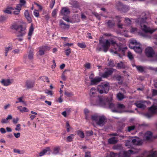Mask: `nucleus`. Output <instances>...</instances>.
<instances>
[{
	"label": "nucleus",
	"mask_w": 157,
	"mask_h": 157,
	"mask_svg": "<svg viewBox=\"0 0 157 157\" xmlns=\"http://www.w3.org/2000/svg\"><path fill=\"white\" fill-rule=\"evenodd\" d=\"M66 128L67 132H69L70 130L72 128L70 126L69 123L68 121H67L66 123Z\"/></svg>",
	"instance_id": "a19ab883"
},
{
	"label": "nucleus",
	"mask_w": 157,
	"mask_h": 157,
	"mask_svg": "<svg viewBox=\"0 0 157 157\" xmlns=\"http://www.w3.org/2000/svg\"><path fill=\"white\" fill-rule=\"evenodd\" d=\"M129 47L133 49L136 52L140 53L142 52V49L140 46V44L134 39L130 40Z\"/></svg>",
	"instance_id": "20e7f679"
},
{
	"label": "nucleus",
	"mask_w": 157,
	"mask_h": 157,
	"mask_svg": "<svg viewBox=\"0 0 157 157\" xmlns=\"http://www.w3.org/2000/svg\"><path fill=\"white\" fill-rule=\"evenodd\" d=\"M2 84L5 86H8L11 84V82L10 79H2L1 81Z\"/></svg>",
	"instance_id": "aec40b11"
},
{
	"label": "nucleus",
	"mask_w": 157,
	"mask_h": 157,
	"mask_svg": "<svg viewBox=\"0 0 157 157\" xmlns=\"http://www.w3.org/2000/svg\"><path fill=\"white\" fill-rule=\"evenodd\" d=\"M22 6L19 4H18L17 5L15 10H19V11L21 10Z\"/></svg>",
	"instance_id": "774afa93"
},
{
	"label": "nucleus",
	"mask_w": 157,
	"mask_h": 157,
	"mask_svg": "<svg viewBox=\"0 0 157 157\" xmlns=\"http://www.w3.org/2000/svg\"><path fill=\"white\" fill-rule=\"evenodd\" d=\"M117 67L118 69L124 68V66L122 62L117 63Z\"/></svg>",
	"instance_id": "e433bc0d"
},
{
	"label": "nucleus",
	"mask_w": 157,
	"mask_h": 157,
	"mask_svg": "<svg viewBox=\"0 0 157 157\" xmlns=\"http://www.w3.org/2000/svg\"><path fill=\"white\" fill-rule=\"evenodd\" d=\"M117 9L123 12H126L128 10V7L124 5L120 2H119L117 4Z\"/></svg>",
	"instance_id": "9d476101"
},
{
	"label": "nucleus",
	"mask_w": 157,
	"mask_h": 157,
	"mask_svg": "<svg viewBox=\"0 0 157 157\" xmlns=\"http://www.w3.org/2000/svg\"><path fill=\"white\" fill-rule=\"evenodd\" d=\"M145 136L146 140H149L152 137V133L151 131H147L146 132Z\"/></svg>",
	"instance_id": "4be33fe9"
},
{
	"label": "nucleus",
	"mask_w": 157,
	"mask_h": 157,
	"mask_svg": "<svg viewBox=\"0 0 157 157\" xmlns=\"http://www.w3.org/2000/svg\"><path fill=\"white\" fill-rule=\"evenodd\" d=\"M147 17L145 16L144 17L141 18L140 19V24L141 27V29L144 32V33H141L140 35L144 37L147 38H150L151 36L150 35H148L147 33H148L151 34L155 30H152L149 28L147 27L146 25H142V23H144L146 22Z\"/></svg>",
	"instance_id": "f257e3e1"
},
{
	"label": "nucleus",
	"mask_w": 157,
	"mask_h": 157,
	"mask_svg": "<svg viewBox=\"0 0 157 157\" xmlns=\"http://www.w3.org/2000/svg\"><path fill=\"white\" fill-rule=\"evenodd\" d=\"M13 28L17 31V36L23 37L25 35L26 28L23 25H15L13 26Z\"/></svg>",
	"instance_id": "7ed1b4c3"
},
{
	"label": "nucleus",
	"mask_w": 157,
	"mask_h": 157,
	"mask_svg": "<svg viewBox=\"0 0 157 157\" xmlns=\"http://www.w3.org/2000/svg\"><path fill=\"white\" fill-rule=\"evenodd\" d=\"M100 116H99L96 114H94L91 116V119L93 121L96 122L97 123V122H98V120Z\"/></svg>",
	"instance_id": "c756f323"
},
{
	"label": "nucleus",
	"mask_w": 157,
	"mask_h": 157,
	"mask_svg": "<svg viewBox=\"0 0 157 157\" xmlns=\"http://www.w3.org/2000/svg\"><path fill=\"white\" fill-rule=\"evenodd\" d=\"M55 3V0H51L50 3L49 7L51 9H52Z\"/></svg>",
	"instance_id": "de8ad7c7"
},
{
	"label": "nucleus",
	"mask_w": 157,
	"mask_h": 157,
	"mask_svg": "<svg viewBox=\"0 0 157 157\" xmlns=\"http://www.w3.org/2000/svg\"><path fill=\"white\" fill-rule=\"evenodd\" d=\"M136 106L139 108L144 109L145 107V105L143 104L140 103H135Z\"/></svg>",
	"instance_id": "473e14b6"
},
{
	"label": "nucleus",
	"mask_w": 157,
	"mask_h": 157,
	"mask_svg": "<svg viewBox=\"0 0 157 157\" xmlns=\"http://www.w3.org/2000/svg\"><path fill=\"white\" fill-rule=\"evenodd\" d=\"M101 80L102 78L101 77H96L92 79V80H91V85H96Z\"/></svg>",
	"instance_id": "dca6fc26"
},
{
	"label": "nucleus",
	"mask_w": 157,
	"mask_h": 157,
	"mask_svg": "<svg viewBox=\"0 0 157 157\" xmlns=\"http://www.w3.org/2000/svg\"><path fill=\"white\" fill-rule=\"evenodd\" d=\"M135 153L134 151L132 150H128V151H124L123 154L121 153L119 154L118 157H129L131 154H133Z\"/></svg>",
	"instance_id": "9b49d317"
},
{
	"label": "nucleus",
	"mask_w": 157,
	"mask_h": 157,
	"mask_svg": "<svg viewBox=\"0 0 157 157\" xmlns=\"http://www.w3.org/2000/svg\"><path fill=\"white\" fill-rule=\"evenodd\" d=\"M136 67L138 71L141 73L144 72V70L146 69V67H143L141 66H136Z\"/></svg>",
	"instance_id": "b1692460"
},
{
	"label": "nucleus",
	"mask_w": 157,
	"mask_h": 157,
	"mask_svg": "<svg viewBox=\"0 0 157 157\" xmlns=\"http://www.w3.org/2000/svg\"><path fill=\"white\" fill-rule=\"evenodd\" d=\"M108 66L110 67H113L115 66L114 62L113 60H110L108 63Z\"/></svg>",
	"instance_id": "09e8293b"
},
{
	"label": "nucleus",
	"mask_w": 157,
	"mask_h": 157,
	"mask_svg": "<svg viewBox=\"0 0 157 157\" xmlns=\"http://www.w3.org/2000/svg\"><path fill=\"white\" fill-rule=\"evenodd\" d=\"M33 14L36 17H38L39 16V13L38 10H34L33 11Z\"/></svg>",
	"instance_id": "13d9d810"
},
{
	"label": "nucleus",
	"mask_w": 157,
	"mask_h": 157,
	"mask_svg": "<svg viewBox=\"0 0 157 157\" xmlns=\"http://www.w3.org/2000/svg\"><path fill=\"white\" fill-rule=\"evenodd\" d=\"M106 117L104 115L100 116L98 121L97 122V124L99 126H102L104 124Z\"/></svg>",
	"instance_id": "ddd939ff"
},
{
	"label": "nucleus",
	"mask_w": 157,
	"mask_h": 157,
	"mask_svg": "<svg viewBox=\"0 0 157 157\" xmlns=\"http://www.w3.org/2000/svg\"><path fill=\"white\" fill-rule=\"evenodd\" d=\"M7 19V17L3 16L1 15L0 16V22H2L5 21Z\"/></svg>",
	"instance_id": "a18cd8bd"
},
{
	"label": "nucleus",
	"mask_w": 157,
	"mask_h": 157,
	"mask_svg": "<svg viewBox=\"0 0 157 157\" xmlns=\"http://www.w3.org/2000/svg\"><path fill=\"white\" fill-rule=\"evenodd\" d=\"M71 52V49L70 48H69L65 50V55L67 56H69Z\"/></svg>",
	"instance_id": "864d4df0"
},
{
	"label": "nucleus",
	"mask_w": 157,
	"mask_h": 157,
	"mask_svg": "<svg viewBox=\"0 0 157 157\" xmlns=\"http://www.w3.org/2000/svg\"><path fill=\"white\" fill-rule=\"evenodd\" d=\"M116 19L117 20V22L118 23H120L121 22V17H120L117 16L116 17Z\"/></svg>",
	"instance_id": "69168bd1"
},
{
	"label": "nucleus",
	"mask_w": 157,
	"mask_h": 157,
	"mask_svg": "<svg viewBox=\"0 0 157 157\" xmlns=\"http://www.w3.org/2000/svg\"><path fill=\"white\" fill-rule=\"evenodd\" d=\"M50 148L49 147H46L45 149H44L42 151H40L39 153V156H42L45 154L48 151H49Z\"/></svg>",
	"instance_id": "c85d7f7f"
},
{
	"label": "nucleus",
	"mask_w": 157,
	"mask_h": 157,
	"mask_svg": "<svg viewBox=\"0 0 157 157\" xmlns=\"http://www.w3.org/2000/svg\"><path fill=\"white\" fill-rule=\"evenodd\" d=\"M19 4L22 7L25 5L26 3V1L25 0H19Z\"/></svg>",
	"instance_id": "49530a36"
},
{
	"label": "nucleus",
	"mask_w": 157,
	"mask_h": 157,
	"mask_svg": "<svg viewBox=\"0 0 157 157\" xmlns=\"http://www.w3.org/2000/svg\"><path fill=\"white\" fill-rule=\"evenodd\" d=\"M106 24L109 28H112L115 25V22L114 20H109L106 22Z\"/></svg>",
	"instance_id": "f3484780"
},
{
	"label": "nucleus",
	"mask_w": 157,
	"mask_h": 157,
	"mask_svg": "<svg viewBox=\"0 0 157 157\" xmlns=\"http://www.w3.org/2000/svg\"><path fill=\"white\" fill-rule=\"evenodd\" d=\"M19 119L18 117H17L16 118H13V122L15 124H17L19 121Z\"/></svg>",
	"instance_id": "338daca9"
},
{
	"label": "nucleus",
	"mask_w": 157,
	"mask_h": 157,
	"mask_svg": "<svg viewBox=\"0 0 157 157\" xmlns=\"http://www.w3.org/2000/svg\"><path fill=\"white\" fill-rule=\"evenodd\" d=\"M65 94L67 96V97H70L73 95V94L72 93L69 92L67 90H65Z\"/></svg>",
	"instance_id": "603ef678"
},
{
	"label": "nucleus",
	"mask_w": 157,
	"mask_h": 157,
	"mask_svg": "<svg viewBox=\"0 0 157 157\" xmlns=\"http://www.w3.org/2000/svg\"><path fill=\"white\" fill-rule=\"evenodd\" d=\"M74 136V135L73 134H71L70 136H68L67 137V142H71L73 140Z\"/></svg>",
	"instance_id": "c9c22d12"
},
{
	"label": "nucleus",
	"mask_w": 157,
	"mask_h": 157,
	"mask_svg": "<svg viewBox=\"0 0 157 157\" xmlns=\"http://www.w3.org/2000/svg\"><path fill=\"white\" fill-rule=\"evenodd\" d=\"M124 21L128 25H130L131 23V21L129 18H125Z\"/></svg>",
	"instance_id": "c03bdc74"
},
{
	"label": "nucleus",
	"mask_w": 157,
	"mask_h": 157,
	"mask_svg": "<svg viewBox=\"0 0 157 157\" xmlns=\"http://www.w3.org/2000/svg\"><path fill=\"white\" fill-rule=\"evenodd\" d=\"M14 9L13 7H8L3 11L4 13L8 14H11V11L13 10Z\"/></svg>",
	"instance_id": "2f4dec72"
},
{
	"label": "nucleus",
	"mask_w": 157,
	"mask_h": 157,
	"mask_svg": "<svg viewBox=\"0 0 157 157\" xmlns=\"http://www.w3.org/2000/svg\"><path fill=\"white\" fill-rule=\"evenodd\" d=\"M105 69L107 70L101 74V77L103 78H107L111 76L114 72V69L113 68H106Z\"/></svg>",
	"instance_id": "0eeeda50"
},
{
	"label": "nucleus",
	"mask_w": 157,
	"mask_h": 157,
	"mask_svg": "<svg viewBox=\"0 0 157 157\" xmlns=\"http://www.w3.org/2000/svg\"><path fill=\"white\" fill-rule=\"evenodd\" d=\"M149 156L150 157H157V151H155L151 152Z\"/></svg>",
	"instance_id": "79ce46f5"
},
{
	"label": "nucleus",
	"mask_w": 157,
	"mask_h": 157,
	"mask_svg": "<svg viewBox=\"0 0 157 157\" xmlns=\"http://www.w3.org/2000/svg\"><path fill=\"white\" fill-rule=\"evenodd\" d=\"M12 118V117L11 115H8L6 119H3L1 121V122L2 124L7 123L9 121L8 120L11 119Z\"/></svg>",
	"instance_id": "a878e982"
},
{
	"label": "nucleus",
	"mask_w": 157,
	"mask_h": 157,
	"mask_svg": "<svg viewBox=\"0 0 157 157\" xmlns=\"http://www.w3.org/2000/svg\"><path fill=\"white\" fill-rule=\"evenodd\" d=\"M13 152L14 153H17L19 154H21L24 153L23 151H21L19 150L16 148L13 149Z\"/></svg>",
	"instance_id": "37998d69"
},
{
	"label": "nucleus",
	"mask_w": 157,
	"mask_h": 157,
	"mask_svg": "<svg viewBox=\"0 0 157 157\" xmlns=\"http://www.w3.org/2000/svg\"><path fill=\"white\" fill-rule=\"evenodd\" d=\"M117 98L120 101L122 100L124 98V96L123 94L119 93L117 95Z\"/></svg>",
	"instance_id": "58836bf2"
},
{
	"label": "nucleus",
	"mask_w": 157,
	"mask_h": 157,
	"mask_svg": "<svg viewBox=\"0 0 157 157\" xmlns=\"http://www.w3.org/2000/svg\"><path fill=\"white\" fill-rule=\"evenodd\" d=\"M117 108L119 109H124L125 108V106L123 104H118L117 106Z\"/></svg>",
	"instance_id": "5fc2aeb1"
},
{
	"label": "nucleus",
	"mask_w": 157,
	"mask_h": 157,
	"mask_svg": "<svg viewBox=\"0 0 157 157\" xmlns=\"http://www.w3.org/2000/svg\"><path fill=\"white\" fill-rule=\"evenodd\" d=\"M59 25L60 28L63 29H68L70 28V25L66 24L62 20L59 21Z\"/></svg>",
	"instance_id": "2eb2a0df"
},
{
	"label": "nucleus",
	"mask_w": 157,
	"mask_h": 157,
	"mask_svg": "<svg viewBox=\"0 0 157 157\" xmlns=\"http://www.w3.org/2000/svg\"><path fill=\"white\" fill-rule=\"evenodd\" d=\"M109 83L106 82L99 85L98 86V92L101 94L104 93L107 94L109 91Z\"/></svg>",
	"instance_id": "39448f33"
},
{
	"label": "nucleus",
	"mask_w": 157,
	"mask_h": 157,
	"mask_svg": "<svg viewBox=\"0 0 157 157\" xmlns=\"http://www.w3.org/2000/svg\"><path fill=\"white\" fill-rule=\"evenodd\" d=\"M34 30V28L33 27V24H32L29 28V32L28 34V36L29 37L28 38V39L30 40L31 36H32Z\"/></svg>",
	"instance_id": "412c9836"
},
{
	"label": "nucleus",
	"mask_w": 157,
	"mask_h": 157,
	"mask_svg": "<svg viewBox=\"0 0 157 157\" xmlns=\"http://www.w3.org/2000/svg\"><path fill=\"white\" fill-rule=\"evenodd\" d=\"M118 141V139L115 137H113L109 138L108 140V143L110 144H115Z\"/></svg>",
	"instance_id": "a211bd4d"
},
{
	"label": "nucleus",
	"mask_w": 157,
	"mask_h": 157,
	"mask_svg": "<svg viewBox=\"0 0 157 157\" xmlns=\"http://www.w3.org/2000/svg\"><path fill=\"white\" fill-rule=\"evenodd\" d=\"M59 147H56L54 149L53 153L55 154H57L59 151Z\"/></svg>",
	"instance_id": "3c124183"
},
{
	"label": "nucleus",
	"mask_w": 157,
	"mask_h": 157,
	"mask_svg": "<svg viewBox=\"0 0 157 157\" xmlns=\"http://www.w3.org/2000/svg\"><path fill=\"white\" fill-rule=\"evenodd\" d=\"M85 154V157H91L90 152L89 151L86 152Z\"/></svg>",
	"instance_id": "680f3d73"
},
{
	"label": "nucleus",
	"mask_w": 157,
	"mask_h": 157,
	"mask_svg": "<svg viewBox=\"0 0 157 157\" xmlns=\"http://www.w3.org/2000/svg\"><path fill=\"white\" fill-rule=\"evenodd\" d=\"M60 13L62 15L66 16L70 14V11L67 7H63L62 8Z\"/></svg>",
	"instance_id": "4468645a"
},
{
	"label": "nucleus",
	"mask_w": 157,
	"mask_h": 157,
	"mask_svg": "<svg viewBox=\"0 0 157 157\" xmlns=\"http://www.w3.org/2000/svg\"><path fill=\"white\" fill-rule=\"evenodd\" d=\"M21 124H18L17 125L16 127L15 128V130L17 131H19L21 130Z\"/></svg>",
	"instance_id": "e2e57ef3"
},
{
	"label": "nucleus",
	"mask_w": 157,
	"mask_h": 157,
	"mask_svg": "<svg viewBox=\"0 0 157 157\" xmlns=\"http://www.w3.org/2000/svg\"><path fill=\"white\" fill-rule=\"evenodd\" d=\"M33 52L31 51L30 50L28 52V58L30 60H32L33 59Z\"/></svg>",
	"instance_id": "72a5a7b5"
},
{
	"label": "nucleus",
	"mask_w": 157,
	"mask_h": 157,
	"mask_svg": "<svg viewBox=\"0 0 157 157\" xmlns=\"http://www.w3.org/2000/svg\"><path fill=\"white\" fill-rule=\"evenodd\" d=\"M149 112L145 114L144 115L147 118H150L154 114H157V107L155 106L152 105L149 108Z\"/></svg>",
	"instance_id": "423d86ee"
},
{
	"label": "nucleus",
	"mask_w": 157,
	"mask_h": 157,
	"mask_svg": "<svg viewBox=\"0 0 157 157\" xmlns=\"http://www.w3.org/2000/svg\"><path fill=\"white\" fill-rule=\"evenodd\" d=\"M81 19L82 21H85L86 19V17L83 13H81Z\"/></svg>",
	"instance_id": "bf43d9fd"
},
{
	"label": "nucleus",
	"mask_w": 157,
	"mask_h": 157,
	"mask_svg": "<svg viewBox=\"0 0 157 157\" xmlns=\"http://www.w3.org/2000/svg\"><path fill=\"white\" fill-rule=\"evenodd\" d=\"M34 85V82L31 81H27L26 83V86L27 87V88L28 89H29L33 87Z\"/></svg>",
	"instance_id": "5701e85b"
},
{
	"label": "nucleus",
	"mask_w": 157,
	"mask_h": 157,
	"mask_svg": "<svg viewBox=\"0 0 157 157\" xmlns=\"http://www.w3.org/2000/svg\"><path fill=\"white\" fill-rule=\"evenodd\" d=\"M39 51L38 52L39 55L43 56L44 55L45 52L49 51L51 49V48L48 46L43 45L39 47Z\"/></svg>",
	"instance_id": "6e6552de"
},
{
	"label": "nucleus",
	"mask_w": 157,
	"mask_h": 157,
	"mask_svg": "<svg viewBox=\"0 0 157 157\" xmlns=\"http://www.w3.org/2000/svg\"><path fill=\"white\" fill-rule=\"evenodd\" d=\"M128 56L129 59L131 60H132L133 59V57L132 54L129 51L128 52Z\"/></svg>",
	"instance_id": "8fccbe9b"
},
{
	"label": "nucleus",
	"mask_w": 157,
	"mask_h": 157,
	"mask_svg": "<svg viewBox=\"0 0 157 157\" xmlns=\"http://www.w3.org/2000/svg\"><path fill=\"white\" fill-rule=\"evenodd\" d=\"M14 136L16 138H19L21 136V134L19 132H17V133H13Z\"/></svg>",
	"instance_id": "0e129e2a"
},
{
	"label": "nucleus",
	"mask_w": 157,
	"mask_h": 157,
	"mask_svg": "<svg viewBox=\"0 0 157 157\" xmlns=\"http://www.w3.org/2000/svg\"><path fill=\"white\" fill-rule=\"evenodd\" d=\"M96 91L95 88L94 87L90 89V96H91V97H93L96 96Z\"/></svg>",
	"instance_id": "7c9ffc66"
},
{
	"label": "nucleus",
	"mask_w": 157,
	"mask_h": 157,
	"mask_svg": "<svg viewBox=\"0 0 157 157\" xmlns=\"http://www.w3.org/2000/svg\"><path fill=\"white\" fill-rule=\"evenodd\" d=\"M102 44V47L103 49V51L105 52H106L108 51L110 46V43L108 40H106L105 42H103Z\"/></svg>",
	"instance_id": "f8f14e48"
},
{
	"label": "nucleus",
	"mask_w": 157,
	"mask_h": 157,
	"mask_svg": "<svg viewBox=\"0 0 157 157\" xmlns=\"http://www.w3.org/2000/svg\"><path fill=\"white\" fill-rule=\"evenodd\" d=\"M77 45L82 48H84L86 47L85 43L84 42L78 43L77 44Z\"/></svg>",
	"instance_id": "f704fd0d"
},
{
	"label": "nucleus",
	"mask_w": 157,
	"mask_h": 157,
	"mask_svg": "<svg viewBox=\"0 0 157 157\" xmlns=\"http://www.w3.org/2000/svg\"><path fill=\"white\" fill-rule=\"evenodd\" d=\"M146 69L154 71H157V67H146Z\"/></svg>",
	"instance_id": "6e6d98bb"
},
{
	"label": "nucleus",
	"mask_w": 157,
	"mask_h": 157,
	"mask_svg": "<svg viewBox=\"0 0 157 157\" xmlns=\"http://www.w3.org/2000/svg\"><path fill=\"white\" fill-rule=\"evenodd\" d=\"M132 142L133 144L137 145H141L142 144V141L139 140L138 138L132 139Z\"/></svg>",
	"instance_id": "6ab92c4d"
},
{
	"label": "nucleus",
	"mask_w": 157,
	"mask_h": 157,
	"mask_svg": "<svg viewBox=\"0 0 157 157\" xmlns=\"http://www.w3.org/2000/svg\"><path fill=\"white\" fill-rule=\"evenodd\" d=\"M98 103L100 105L103 107H105L106 105H108L109 108L111 109L113 112L117 111L115 105L111 103L108 98H105L104 97L99 96Z\"/></svg>",
	"instance_id": "f03ea898"
},
{
	"label": "nucleus",
	"mask_w": 157,
	"mask_h": 157,
	"mask_svg": "<svg viewBox=\"0 0 157 157\" xmlns=\"http://www.w3.org/2000/svg\"><path fill=\"white\" fill-rule=\"evenodd\" d=\"M24 15L25 17L26 18L29 22L30 23L31 22V18L29 16V12L28 10H25L24 13Z\"/></svg>",
	"instance_id": "393cba45"
},
{
	"label": "nucleus",
	"mask_w": 157,
	"mask_h": 157,
	"mask_svg": "<svg viewBox=\"0 0 157 157\" xmlns=\"http://www.w3.org/2000/svg\"><path fill=\"white\" fill-rule=\"evenodd\" d=\"M145 53L146 55L148 57H152L155 54L153 49L151 47H147L146 49Z\"/></svg>",
	"instance_id": "1a4fd4ad"
},
{
	"label": "nucleus",
	"mask_w": 157,
	"mask_h": 157,
	"mask_svg": "<svg viewBox=\"0 0 157 157\" xmlns=\"http://www.w3.org/2000/svg\"><path fill=\"white\" fill-rule=\"evenodd\" d=\"M73 22L74 23L78 22L80 21V17L78 14H75L73 17Z\"/></svg>",
	"instance_id": "bb28decb"
},
{
	"label": "nucleus",
	"mask_w": 157,
	"mask_h": 157,
	"mask_svg": "<svg viewBox=\"0 0 157 157\" xmlns=\"http://www.w3.org/2000/svg\"><path fill=\"white\" fill-rule=\"evenodd\" d=\"M84 67L87 69H89L90 68V63H86L84 65Z\"/></svg>",
	"instance_id": "052dcab7"
},
{
	"label": "nucleus",
	"mask_w": 157,
	"mask_h": 157,
	"mask_svg": "<svg viewBox=\"0 0 157 157\" xmlns=\"http://www.w3.org/2000/svg\"><path fill=\"white\" fill-rule=\"evenodd\" d=\"M9 46L8 47L5 48V51L8 52L10 50H11L13 48V46L11 43L9 44Z\"/></svg>",
	"instance_id": "4c0bfd02"
},
{
	"label": "nucleus",
	"mask_w": 157,
	"mask_h": 157,
	"mask_svg": "<svg viewBox=\"0 0 157 157\" xmlns=\"http://www.w3.org/2000/svg\"><path fill=\"white\" fill-rule=\"evenodd\" d=\"M135 127L134 125L128 126V131L130 132V131L134 130L135 129Z\"/></svg>",
	"instance_id": "4d7b16f0"
},
{
	"label": "nucleus",
	"mask_w": 157,
	"mask_h": 157,
	"mask_svg": "<svg viewBox=\"0 0 157 157\" xmlns=\"http://www.w3.org/2000/svg\"><path fill=\"white\" fill-rule=\"evenodd\" d=\"M77 134L80 137L83 138L84 137V134L83 132L80 130L78 131L77 132Z\"/></svg>",
	"instance_id": "ea45409f"
},
{
	"label": "nucleus",
	"mask_w": 157,
	"mask_h": 157,
	"mask_svg": "<svg viewBox=\"0 0 157 157\" xmlns=\"http://www.w3.org/2000/svg\"><path fill=\"white\" fill-rule=\"evenodd\" d=\"M17 108L22 113L27 112L29 111V109L26 107H22L21 106H18L17 107Z\"/></svg>",
	"instance_id": "cd10ccee"
}]
</instances>
